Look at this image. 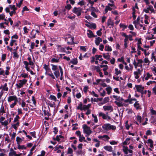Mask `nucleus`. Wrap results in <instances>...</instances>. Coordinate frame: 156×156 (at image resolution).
Returning a JSON list of instances; mask_svg holds the SVG:
<instances>
[{
  "label": "nucleus",
  "mask_w": 156,
  "mask_h": 156,
  "mask_svg": "<svg viewBox=\"0 0 156 156\" xmlns=\"http://www.w3.org/2000/svg\"><path fill=\"white\" fill-rule=\"evenodd\" d=\"M19 82V83L16 84V85L17 88H20L23 86V85L26 83L27 80L26 79H23L22 80H20Z\"/></svg>",
  "instance_id": "obj_8"
},
{
  "label": "nucleus",
  "mask_w": 156,
  "mask_h": 156,
  "mask_svg": "<svg viewBox=\"0 0 156 156\" xmlns=\"http://www.w3.org/2000/svg\"><path fill=\"white\" fill-rule=\"evenodd\" d=\"M48 105L51 107H55V105L54 102L51 103L50 102H49L48 103Z\"/></svg>",
  "instance_id": "obj_42"
},
{
  "label": "nucleus",
  "mask_w": 156,
  "mask_h": 156,
  "mask_svg": "<svg viewBox=\"0 0 156 156\" xmlns=\"http://www.w3.org/2000/svg\"><path fill=\"white\" fill-rule=\"evenodd\" d=\"M130 140V138H127L123 142V144L125 145L129 144V143H128V142Z\"/></svg>",
  "instance_id": "obj_47"
},
{
  "label": "nucleus",
  "mask_w": 156,
  "mask_h": 156,
  "mask_svg": "<svg viewBox=\"0 0 156 156\" xmlns=\"http://www.w3.org/2000/svg\"><path fill=\"white\" fill-rule=\"evenodd\" d=\"M103 57L106 59L108 60L110 59V56L109 55V53H107L106 54H103Z\"/></svg>",
  "instance_id": "obj_24"
},
{
  "label": "nucleus",
  "mask_w": 156,
  "mask_h": 156,
  "mask_svg": "<svg viewBox=\"0 0 156 156\" xmlns=\"http://www.w3.org/2000/svg\"><path fill=\"white\" fill-rule=\"evenodd\" d=\"M104 48V46L102 44H101L99 45V49L100 50L102 51L103 50V49Z\"/></svg>",
  "instance_id": "obj_64"
},
{
  "label": "nucleus",
  "mask_w": 156,
  "mask_h": 156,
  "mask_svg": "<svg viewBox=\"0 0 156 156\" xmlns=\"http://www.w3.org/2000/svg\"><path fill=\"white\" fill-rule=\"evenodd\" d=\"M42 49L43 50H41V52H43L44 53H45L46 51V46L44 45V46L42 47Z\"/></svg>",
  "instance_id": "obj_49"
},
{
  "label": "nucleus",
  "mask_w": 156,
  "mask_h": 156,
  "mask_svg": "<svg viewBox=\"0 0 156 156\" xmlns=\"http://www.w3.org/2000/svg\"><path fill=\"white\" fill-rule=\"evenodd\" d=\"M82 10V9L81 8H77L75 7L73 9V12L76 14L78 16H80L81 14V12Z\"/></svg>",
  "instance_id": "obj_4"
},
{
  "label": "nucleus",
  "mask_w": 156,
  "mask_h": 156,
  "mask_svg": "<svg viewBox=\"0 0 156 156\" xmlns=\"http://www.w3.org/2000/svg\"><path fill=\"white\" fill-rule=\"evenodd\" d=\"M1 87L2 89V90L7 91L8 90V88L7 87V84L6 83H5L4 85H2Z\"/></svg>",
  "instance_id": "obj_22"
},
{
  "label": "nucleus",
  "mask_w": 156,
  "mask_h": 156,
  "mask_svg": "<svg viewBox=\"0 0 156 156\" xmlns=\"http://www.w3.org/2000/svg\"><path fill=\"white\" fill-rule=\"evenodd\" d=\"M9 6L11 9L12 10H16L17 9V8L15 7V5H9Z\"/></svg>",
  "instance_id": "obj_45"
},
{
  "label": "nucleus",
  "mask_w": 156,
  "mask_h": 156,
  "mask_svg": "<svg viewBox=\"0 0 156 156\" xmlns=\"http://www.w3.org/2000/svg\"><path fill=\"white\" fill-rule=\"evenodd\" d=\"M102 67H104L105 66L106 68H103V70L104 71V74L105 75H107L108 74V73L107 72L106 70L108 69V67L107 65H102Z\"/></svg>",
  "instance_id": "obj_20"
},
{
  "label": "nucleus",
  "mask_w": 156,
  "mask_h": 156,
  "mask_svg": "<svg viewBox=\"0 0 156 156\" xmlns=\"http://www.w3.org/2000/svg\"><path fill=\"white\" fill-rule=\"evenodd\" d=\"M150 111L151 114L153 115H156V111L153 110V108L150 109Z\"/></svg>",
  "instance_id": "obj_51"
},
{
  "label": "nucleus",
  "mask_w": 156,
  "mask_h": 156,
  "mask_svg": "<svg viewBox=\"0 0 156 156\" xmlns=\"http://www.w3.org/2000/svg\"><path fill=\"white\" fill-rule=\"evenodd\" d=\"M107 23L108 26H111L113 27L114 26V23L110 17L108 19Z\"/></svg>",
  "instance_id": "obj_16"
},
{
  "label": "nucleus",
  "mask_w": 156,
  "mask_h": 156,
  "mask_svg": "<svg viewBox=\"0 0 156 156\" xmlns=\"http://www.w3.org/2000/svg\"><path fill=\"white\" fill-rule=\"evenodd\" d=\"M104 149L108 151L111 152L112 151V148L111 146H106L104 147Z\"/></svg>",
  "instance_id": "obj_21"
},
{
  "label": "nucleus",
  "mask_w": 156,
  "mask_h": 156,
  "mask_svg": "<svg viewBox=\"0 0 156 156\" xmlns=\"http://www.w3.org/2000/svg\"><path fill=\"white\" fill-rule=\"evenodd\" d=\"M73 37H71L70 39V40H71V42H70L69 41H67V43L69 44H72L73 43Z\"/></svg>",
  "instance_id": "obj_60"
},
{
  "label": "nucleus",
  "mask_w": 156,
  "mask_h": 156,
  "mask_svg": "<svg viewBox=\"0 0 156 156\" xmlns=\"http://www.w3.org/2000/svg\"><path fill=\"white\" fill-rule=\"evenodd\" d=\"M23 140L20 137L18 136L16 137V141L17 142V145H18V144H20V143Z\"/></svg>",
  "instance_id": "obj_33"
},
{
  "label": "nucleus",
  "mask_w": 156,
  "mask_h": 156,
  "mask_svg": "<svg viewBox=\"0 0 156 156\" xmlns=\"http://www.w3.org/2000/svg\"><path fill=\"white\" fill-rule=\"evenodd\" d=\"M103 109L105 111H109L111 110V111L113 110V108L111 106H104L103 107Z\"/></svg>",
  "instance_id": "obj_17"
},
{
  "label": "nucleus",
  "mask_w": 156,
  "mask_h": 156,
  "mask_svg": "<svg viewBox=\"0 0 156 156\" xmlns=\"http://www.w3.org/2000/svg\"><path fill=\"white\" fill-rule=\"evenodd\" d=\"M143 11L146 13H156V10H154L153 6L151 5H147L146 8H144Z\"/></svg>",
  "instance_id": "obj_1"
},
{
  "label": "nucleus",
  "mask_w": 156,
  "mask_h": 156,
  "mask_svg": "<svg viewBox=\"0 0 156 156\" xmlns=\"http://www.w3.org/2000/svg\"><path fill=\"white\" fill-rule=\"evenodd\" d=\"M34 31V29H33L30 33V37L31 39H33L36 37V33H35Z\"/></svg>",
  "instance_id": "obj_19"
},
{
  "label": "nucleus",
  "mask_w": 156,
  "mask_h": 156,
  "mask_svg": "<svg viewBox=\"0 0 156 156\" xmlns=\"http://www.w3.org/2000/svg\"><path fill=\"white\" fill-rule=\"evenodd\" d=\"M99 116L102 117L103 119H107L108 120H110L111 118L108 115V113L105 114L102 112H100L99 113Z\"/></svg>",
  "instance_id": "obj_7"
},
{
  "label": "nucleus",
  "mask_w": 156,
  "mask_h": 156,
  "mask_svg": "<svg viewBox=\"0 0 156 156\" xmlns=\"http://www.w3.org/2000/svg\"><path fill=\"white\" fill-rule=\"evenodd\" d=\"M0 103L1 104V107L0 109V115H2L3 114L5 113V109L3 106V103H2L1 102Z\"/></svg>",
  "instance_id": "obj_13"
},
{
  "label": "nucleus",
  "mask_w": 156,
  "mask_h": 156,
  "mask_svg": "<svg viewBox=\"0 0 156 156\" xmlns=\"http://www.w3.org/2000/svg\"><path fill=\"white\" fill-rule=\"evenodd\" d=\"M51 65L52 66V69L54 71L57 70V66L56 65H54L53 64H51Z\"/></svg>",
  "instance_id": "obj_41"
},
{
  "label": "nucleus",
  "mask_w": 156,
  "mask_h": 156,
  "mask_svg": "<svg viewBox=\"0 0 156 156\" xmlns=\"http://www.w3.org/2000/svg\"><path fill=\"white\" fill-rule=\"evenodd\" d=\"M5 142L7 144L11 142V140L9 139V136L8 134L7 135V136L5 138Z\"/></svg>",
  "instance_id": "obj_30"
},
{
  "label": "nucleus",
  "mask_w": 156,
  "mask_h": 156,
  "mask_svg": "<svg viewBox=\"0 0 156 156\" xmlns=\"http://www.w3.org/2000/svg\"><path fill=\"white\" fill-rule=\"evenodd\" d=\"M102 30V29L101 28L97 32V34L99 36H100L102 34V32H101Z\"/></svg>",
  "instance_id": "obj_55"
},
{
  "label": "nucleus",
  "mask_w": 156,
  "mask_h": 156,
  "mask_svg": "<svg viewBox=\"0 0 156 156\" xmlns=\"http://www.w3.org/2000/svg\"><path fill=\"white\" fill-rule=\"evenodd\" d=\"M137 119L138 121H139L140 122H141L142 117L141 116L138 115L137 116Z\"/></svg>",
  "instance_id": "obj_57"
},
{
  "label": "nucleus",
  "mask_w": 156,
  "mask_h": 156,
  "mask_svg": "<svg viewBox=\"0 0 156 156\" xmlns=\"http://www.w3.org/2000/svg\"><path fill=\"white\" fill-rule=\"evenodd\" d=\"M0 123L3 126H6L9 124L8 120H5L4 122H0Z\"/></svg>",
  "instance_id": "obj_35"
},
{
  "label": "nucleus",
  "mask_w": 156,
  "mask_h": 156,
  "mask_svg": "<svg viewBox=\"0 0 156 156\" xmlns=\"http://www.w3.org/2000/svg\"><path fill=\"white\" fill-rule=\"evenodd\" d=\"M54 74L57 78H58L60 76V73L58 70L55 71L54 72Z\"/></svg>",
  "instance_id": "obj_28"
},
{
  "label": "nucleus",
  "mask_w": 156,
  "mask_h": 156,
  "mask_svg": "<svg viewBox=\"0 0 156 156\" xmlns=\"http://www.w3.org/2000/svg\"><path fill=\"white\" fill-rule=\"evenodd\" d=\"M105 50L106 51H111L112 50L111 47L108 45H107L105 46Z\"/></svg>",
  "instance_id": "obj_27"
},
{
  "label": "nucleus",
  "mask_w": 156,
  "mask_h": 156,
  "mask_svg": "<svg viewBox=\"0 0 156 156\" xmlns=\"http://www.w3.org/2000/svg\"><path fill=\"white\" fill-rule=\"evenodd\" d=\"M106 90L107 91V94H110L111 92L112 89L111 87H107L106 89Z\"/></svg>",
  "instance_id": "obj_32"
},
{
  "label": "nucleus",
  "mask_w": 156,
  "mask_h": 156,
  "mask_svg": "<svg viewBox=\"0 0 156 156\" xmlns=\"http://www.w3.org/2000/svg\"><path fill=\"white\" fill-rule=\"evenodd\" d=\"M140 20L139 17H138L136 20L133 22V23L134 24L135 27L136 28L137 25L139 24V22Z\"/></svg>",
  "instance_id": "obj_25"
},
{
  "label": "nucleus",
  "mask_w": 156,
  "mask_h": 156,
  "mask_svg": "<svg viewBox=\"0 0 156 156\" xmlns=\"http://www.w3.org/2000/svg\"><path fill=\"white\" fill-rule=\"evenodd\" d=\"M27 59L29 61V65L31 66H33V65H34V63L31 61V57H28L27 58Z\"/></svg>",
  "instance_id": "obj_40"
},
{
  "label": "nucleus",
  "mask_w": 156,
  "mask_h": 156,
  "mask_svg": "<svg viewBox=\"0 0 156 156\" xmlns=\"http://www.w3.org/2000/svg\"><path fill=\"white\" fill-rule=\"evenodd\" d=\"M7 100L9 102L13 101H18V98L16 96H11L8 98Z\"/></svg>",
  "instance_id": "obj_10"
},
{
  "label": "nucleus",
  "mask_w": 156,
  "mask_h": 156,
  "mask_svg": "<svg viewBox=\"0 0 156 156\" xmlns=\"http://www.w3.org/2000/svg\"><path fill=\"white\" fill-rule=\"evenodd\" d=\"M103 140L104 141L108 140L110 137L107 135H103Z\"/></svg>",
  "instance_id": "obj_37"
},
{
  "label": "nucleus",
  "mask_w": 156,
  "mask_h": 156,
  "mask_svg": "<svg viewBox=\"0 0 156 156\" xmlns=\"http://www.w3.org/2000/svg\"><path fill=\"white\" fill-rule=\"evenodd\" d=\"M73 153V150L70 147L68 148L67 154H71Z\"/></svg>",
  "instance_id": "obj_61"
},
{
  "label": "nucleus",
  "mask_w": 156,
  "mask_h": 156,
  "mask_svg": "<svg viewBox=\"0 0 156 156\" xmlns=\"http://www.w3.org/2000/svg\"><path fill=\"white\" fill-rule=\"evenodd\" d=\"M17 102V101H14V103L10 105V107L12 108H14V106L16 104Z\"/></svg>",
  "instance_id": "obj_58"
},
{
  "label": "nucleus",
  "mask_w": 156,
  "mask_h": 156,
  "mask_svg": "<svg viewBox=\"0 0 156 156\" xmlns=\"http://www.w3.org/2000/svg\"><path fill=\"white\" fill-rule=\"evenodd\" d=\"M142 72V69H138L137 71H134V75L135 78L136 79H138L139 78V75H141Z\"/></svg>",
  "instance_id": "obj_9"
},
{
  "label": "nucleus",
  "mask_w": 156,
  "mask_h": 156,
  "mask_svg": "<svg viewBox=\"0 0 156 156\" xmlns=\"http://www.w3.org/2000/svg\"><path fill=\"white\" fill-rule=\"evenodd\" d=\"M152 76V74H150L149 73H147L146 74V76H145V75H144V76L145 77V79L146 80H147L149 79Z\"/></svg>",
  "instance_id": "obj_23"
},
{
  "label": "nucleus",
  "mask_w": 156,
  "mask_h": 156,
  "mask_svg": "<svg viewBox=\"0 0 156 156\" xmlns=\"http://www.w3.org/2000/svg\"><path fill=\"white\" fill-rule=\"evenodd\" d=\"M124 100V99L122 98L119 97L117 101H115L114 103L119 107H122L123 106V104L122 103V101Z\"/></svg>",
  "instance_id": "obj_5"
},
{
  "label": "nucleus",
  "mask_w": 156,
  "mask_h": 156,
  "mask_svg": "<svg viewBox=\"0 0 156 156\" xmlns=\"http://www.w3.org/2000/svg\"><path fill=\"white\" fill-rule=\"evenodd\" d=\"M85 3V2L84 1L82 0L78 2L77 4L80 5L81 6H82L84 5Z\"/></svg>",
  "instance_id": "obj_52"
},
{
  "label": "nucleus",
  "mask_w": 156,
  "mask_h": 156,
  "mask_svg": "<svg viewBox=\"0 0 156 156\" xmlns=\"http://www.w3.org/2000/svg\"><path fill=\"white\" fill-rule=\"evenodd\" d=\"M135 88L136 91L140 93L141 94H143V90L144 89V87L141 85H135Z\"/></svg>",
  "instance_id": "obj_6"
},
{
  "label": "nucleus",
  "mask_w": 156,
  "mask_h": 156,
  "mask_svg": "<svg viewBox=\"0 0 156 156\" xmlns=\"http://www.w3.org/2000/svg\"><path fill=\"white\" fill-rule=\"evenodd\" d=\"M145 63L149 65L150 63V62L147 58H145L144 60Z\"/></svg>",
  "instance_id": "obj_36"
},
{
  "label": "nucleus",
  "mask_w": 156,
  "mask_h": 156,
  "mask_svg": "<svg viewBox=\"0 0 156 156\" xmlns=\"http://www.w3.org/2000/svg\"><path fill=\"white\" fill-rule=\"evenodd\" d=\"M76 134L77 135V136L79 137L80 136H81V132L79 131H77L76 132Z\"/></svg>",
  "instance_id": "obj_62"
},
{
  "label": "nucleus",
  "mask_w": 156,
  "mask_h": 156,
  "mask_svg": "<svg viewBox=\"0 0 156 156\" xmlns=\"http://www.w3.org/2000/svg\"><path fill=\"white\" fill-rule=\"evenodd\" d=\"M83 132L84 133L86 134L85 136L88 137L92 133V131L90 129V128L88 126L86 125H83Z\"/></svg>",
  "instance_id": "obj_2"
},
{
  "label": "nucleus",
  "mask_w": 156,
  "mask_h": 156,
  "mask_svg": "<svg viewBox=\"0 0 156 156\" xmlns=\"http://www.w3.org/2000/svg\"><path fill=\"white\" fill-rule=\"evenodd\" d=\"M11 151H12V152H10L9 153V155L10 156H13L14 155L15 156V155L16 154V152L15 151L13 150V149L12 148L11 149Z\"/></svg>",
  "instance_id": "obj_39"
},
{
  "label": "nucleus",
  "mask_w": 156,
  "mask_h": 156,
  "mask_svg": "<svg viewBox=\"0 0 156 156\" xmlns=\"http://www.w3.org/2000/svg\"><path fill=\"white\" fill-rule=\"evenodd\" d=\"M32 101H33V104H34V105L35 106L36 105V101L35 100V98L33 96L32 97Z\"/></svg>",
  "instance_id": "obj_59"
},
{
  "label": "nucleus",
  "mask_w": 156,
  "mask_h": 156,
  "mask_svg": "<svg viewBox=\"0 0 156 156\" xmlns=\"http://www.w3.org/2000/svg\"><path fill=\"white\" fill-rule=\"evenodd\" d=\"M123 151L126 154H128V149L127 147H125L123 149Z\"/></svg>",
  "instance_id": "obj_53"
},
{
  "label": "nucleus",
  "mask_w": 156,
  "mask_h": 156,
  "mask_svg": "<svg viewBox=\"0 0 156 156\" xmlns=\"http://www.w3.org/2000/svg\"><path fill=\"white\" fill-rule=\"evenodd\" d=\"M70 62L74 65H76L78 63L77 59L76 58L73 59Z\"/></svg>",
  "instance_id": "obj_31"
},
{
  "label": "nucleus",
  "mask_w": 156,
  "mask_h": 156,
  "mask_svg": "<svg viewBox=\"0 0 156 156\" xmlns=\"http://www.w3.org/2000/svg\"><path fill=\"white\" fill-rule=\"evenodd\" d=\"M92 117L94 118V121L95 123H97L98 122V119L97 116L95 115H94V114H92Z\"/></svg>",
  "instance_id": "obj_43"
},
{
  "label": "nucleus",
  "mask_w": 156,
  "mask_h": 156,
  "mask_svg": "<svg viewBox=\"0 0 156 156\" xmlns=\"http://www.w3.org/2000/svg\"><path fill=\"white\" fill-rule=\"evenodd\" d=\"M18 146V148L19 149H26V147L24 145H20V144H18V145H17Z\"/></svg>",
  "instance_id": "obj_34"
},
{
  "label": "nucleus",
  "mask_w": 156,
  "mask_h": 156,
  "mask_svg": "<svg viewBox=\"0 0 156 156\" xmlns=\"http://www.w3.org/2000/svg\"><path fill=\"white\" fill-rule=\"evenodd\" d=\"M102 128L104 129L107 131L110 129L115 130L116 128L115 126L112 125L109 123L104 124L103 125Z\"/></svg>",
  "instance_id": "obj_3"
},
{
  "label": "nucleus",
  "mask_w": 156,
  "mask_h": 156,
  "mask_svg": "<svg viewBox=\"0 0 156 156\" xmlns=\"http://www.w3.org/2000/svg\"><path fill=\"white\" fill-rule=\"evenodd\" d=\"M50 61L52 63H58L59 62V59L57 57L56 58H52Z\"/></svg>",
  "instance_id": "obj_29"
},
{
  "label": "nucleus",
  "mask_w": 156,
  "mask_h": 156,
  "mask_svg": "<svg viewBox=\"0 0 156 156\" xmlns=\"http://www.w3.org/2000/svg\"><path fill=\"white\" fill-rule=\"evenodd\" d=\"M9 135L11 136V140H14L16 136V133H13L12 134L11 133L9 134Z\"/></svg>",
  "instance_id": "obj_46"
},
{
  "label": "nucleus",
  "mask_w": 156,
  "mask_h": 156,
  "mask_svg": "<svg viewBox=\"0 0 156 156\" xmlns=\"http://www.w3.org/2000/svg\"><path fill=\"white\" fill-rule=\"evenodd\" d=\"M83 140L85 142H87V140H85V137L82 135L79 137V141L80 142H82Z\"/></svg>",
  "instance_id": "obj_26"
},
{
  "label": "nucleus",
  "mask_w": 156,
  "mask_h": 156,
  "mask_svg": "<svg viewBox=\"0 0 156 156\" xmlns=\"http://www.w3.org/2000/svg\"><path fill=\"white\" fill-rule=\"evenodd\" d=\"M87 35L89 38H90L94 37H95L96 36H94L92 32L90 30H87Z\"/></svg>",
  "instance_id": "obj_15"
},
{
  "label": "nucleus",
  "mask_w": 156,
  "mask_h": 156,
  "mask_svg": "<svg viewBox=\"0 0 156 156\" xmlns=\"http://www.w3.org/2000/svg\"><path fill=\"white\" fill-rule=\"evenodd\" d=\"M95 37H96L95 40V43L96 45H98L102 41V40L101 38L99 37H98L96 35Z\"/></svg>",
  "instance_id": "obj_11"
},
{
  "label": "nucleus",
  "mask_w": 156,
  "mask_h": 156,
  "mask_svg": "<svg viewBox=\"0 0 156 156\" xmlns=\"http://www.w3.org/2000/svg\"><path fill=\"white\" fill-rule=\"evenodd\" d=\"M6 54H3L2 55V61H4L6 59Z\"/></svg>",
  "instance_id": "obj_54"
},
{
  "label": "nucleus",
  "mask_w": 156,
  "mask_h": 156,
  "mask_svg": "<svg viewBox=\"0 0 156 156\" xmlns=\"http://www.w3.org/2000/svg\"><path fill=\"white\" fill-rule=\"evenodd\" d=\"M95 69H96V71L98 73L101 72L100 68L99 66H94Z\"/></svg>",
  "instance_id": "obj_63"
},
{
  "label": "nucleus",
  "mask_w": 156,
  "mask_h": 156,
  "mask_svg": "<svg viewBox=\"0 0 156 156\" xmlns=\"http://www.w3.org/2000/svg\"><path fill=\"white\" fill-rule=\"evenodd\" d=\"M23 30L24 31V34H27L28 33V30H29V29H27L26 27H24L23 28Z\"/></svg>",
  "instance_id": "obj_56"
},
{
  "label": "nucleus",
  "mask_w": 156,
  "mask_h": 156,
  "mask_svg": "<svg viewBox=\"0 0 156 156\" xmlns=\"http://www.w3.org/2000/svg\"><path fill=\"white\" fill-rule=\"evenodd\" d=\"M49 98L51 100H53L55 101H56L57 99L56 97L53 95H51L50 96Z\"/></svg>",
  "instance_id": "obj_38"
},
{
  "label": "nucleus",
  "mask_w": 156,
  "mask_h": 156,
  "mask_svg": "<svg viewBox=\"0 0 156 156\" xmlns=\"http://www.w3.org/2000/svg\"><path fill=\"white\" fill-rule=\"evenodd\" d=\"M134 106L137 110L141 109V106L140 104L138 101H136L135 103L134 104Z\"/></svg>",
  "instance_id": "obj_12"
},
{
  "label": "nucleus",
  "mask_w": 156,
  "mask_h": 156,
  "mask_svg": "<svg viewBox=\"0 0 156 156\" xmlns=\"http://www.w3.org/2000/svg\"><path fill=\"white\" fill-rule=\"evenodd\" d=\"M88 24H86L85 25L87 27H90V28H93L95 29L96 28V26L95 23H88Z\"/></svg>",
  "instance_id": "obj_14"
},
{
  "label": "nucleus",
  "mask_w": 156,
  "mask_h": 156,
  "mask_svg": "<svg viewBox=\"0 0 156 156\" xmlns=\"http://www.w3.org/2000/svg\"><path fill=\"white\" fill-rule=\"evenodd\" d=\"M121 73V72L120 70H119L118 69L116 68L115 69V74L118 75L119 74Z\"/></svg>",
  "instance_id": "obj_44"
},
{
  "label": "nucleus",
  "mask_w": 156,
  "mask_h": 156,
  "mask_svg": "<svg viewBox=\"0 0 156 156\" xmlns=\"http://www.w3.org/2000/svg\"><path fill=\"white\" fill-rule=\"evenodd\" d=\"M20 76L23 78H28V76L27 74L26 73H22L21 74Z\"/></svg>",
  "instance_id": "obj_48"
},
{
  "label": "nucleus",
  "mask_w": 156,
  "mask_h": 156,
  "mask_svg": "<svg viewBox=\"0 0 156 156\" xmlns=\"http://www.w3.org/2000/svg\"><path fill=\"white\" fill-rule=\"evenodd\" d=\"M13 57L14 58H17L19 57V55H18L17 53L16 52H13Z\"/></svg>",
  "instance_id": "obj_50"
},
{
  "label": "nucleus",
  "mask_w": 156,
  "mask_h": 156,
  "mask_svg": "<svg viewBox=\"0 0 156 156\" xmlns=\"http://www.w3.org/2000/svg\"><path fill=\"white\" fill-rule=\"evenodd\" d=\"M143 62V60L141 59H137V62L136 64V68H137L138 66L140 67L141 68H142V63Z\"/></svg>",
  "instance_id": "obj_18"
}]
</instances>
